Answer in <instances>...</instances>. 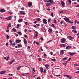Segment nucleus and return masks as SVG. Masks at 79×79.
<instances>
[{"label": "nucleus", "mask_w": 79, "mask_h": 79, "mask_svg": "<svg viewBox=\"0 0 79 79\" xmlns=\"http://www.w3.org/2000/svg\"><path fill=\"white\" fill-rule=\"evenodd\" d=\"M32 2H28V6L30 8H31V6H32Z\"/></svg>", "instance_id": "f257e3e1"}, {"label": "nucleus", "mask_w": 79, "mask_h": 79, "mask_svg": "<svg viewBox=\"0 0 79 79\" xmlns=\"http://www.w3.org/2000/svg\"><path fill=\"white\" fill-rule=\"evenodd\" d=\"M61 3L62 6H63V8H64V7H65V6H64L65 5V3H64V1H61Z\"/></svg>", "instance_id": "f03ea898"}, {"label": "nucleus", "mask_w": 79, "mask_h": 79, "mask_svg": "<svg viewBox=\"0 0 79 79\" xmlns=\"http://www.w3.org/2000/svg\"><path fill=\"white\" fill-rule=\"evenodd\" d=\"M61 43H64L66 41V39L65 38H62L61 40Z\"/></svg>", "instance_id": "7ed1b4c3"}, {"label": "nucleus", "mask_w": 79, "mask_h": 79, "mask_svg": "<svg viewBox=\"0 0 79 79\" xmlns=\"http://www.w3.org/2000/svg\"><path fill=\"white\" fill-rule=\"evenodd\" d=\"M64 19L66 21V22H67V23H68L69 21V19L68 18H67L66 17H65L64 18Z\"/></svg>", "instance_id": "20e7f679"}, {"label": "nucleus", "mask_w": 79, "mask_h": 79, "mask_svg": "<svg viewBox=\"0 0 79 79\" xmlns=\"http://www.w3.org/2000/svg\"><path fill=\"white\" fill-rule=\"evenodd\" d=\"M66 46V44H61L60 45V46L62 47H65Z\"/></svg>", "instance_id": "39448f33"}, {"label": "nucleus", "mask_w": 79, "mask_h": 79, "mask_svg": "<svg viewBox=\"0 0 79 79\" xmlns=\"http://www.w3.org/2000/svg\"><path fill=\"white\" fill-rule=\"evenodd\" d=\"M21 42V40H17L15 41L16 43H20Z\"/></svg>", "instance_id": "423d86ee"}, {"label": "nucleus", "mask_w": 79, "mask_h": 79, "mask_svg": "<svg viewBox=\"0 0 79 79\" xmlns=\"http://www.w3.org/2000/svg\"><path fill=\"white\" fill-rule=\"evenodd\" d=\"M69 54L71 56H73L74 55H75V54H76V53L75 52H69Z\"/></svg>", "instance_id": "0eeeda50"}, {"label": "nucleus", "mask_w": 79, "mask_h": 79, "mask_svg": "<svg viewBox=\"0 0 79 79\" xmlns=\"http://www.w3.org/2000/svg\"><path fill=\"white\" fill-rule=\"evenodd\" d=\"M6 19H7V20H11V17L9 16L7 18H6Z\"/></svg>", "instance_id": "6e6552de"}, {"label": "nucleus", "mask_w": 79, "mask_h": 79, "mask_svg": "<svg viewBox=\"0 0 79 79\" xmlns=\"http://www.w3.org/2000/svg\"><path fill=\"white\" fill-rule=\"evenodd\" d=\"M23 42H24L25 45H27V41H26V39H24L23 40Z\"/></svg>", "instance_id": "1a4fd4ad"}, {"label": "nucleus", "mask_w": 79, "mask_h": 79, "mask_svg": "<svg viewBox=\"0 0 79 79\" xmlns=\"http://www.w3.org/2000/svg\"><path fill=\"white\" fill-rule=\"evenodd\" d=\"M6 71H2L0 72V73L1 74H3L6 73Z\"/></svg>", "instance_id": "9d476101"}, {"label": "nucleus", "mask_w": 79, "mask_h": 79, "mask_svg": "<svg viewBox=\"0 0 79 79\" xmlns=\"http://www.w3.org/2000/svg\"><path fill=\"white\" fill-rule=\"evenodd\" d=\"M43 23H44V24H47V20H46V19H43Z\"/></svg>", "instance_id": "9b49d317"}, {"label": "nucleus", "mask_w": 79, "mask_h": 79, "mask_svg": "<svg viewBox=\"0 0 79 79\" xmlns=\"http://www.w3.org/2000/svg\"><path fill=\"white\" fill-rule=\"evenodd\" d=\"M20 13L22 14V15H26V13H25V12L23 11H20Z\"/></svg>", "instance_id": "f8f14e48"}, {"label": "nucleus", "mask_w": 79, "mask_h": 79, "mask_svg": "<svg viewBox=\"0 0 79 79\" xmlns=\"http://www.w3.org/2000/svg\"><path fill=\"white\" fill-rule=\"evenodd\" d=\"M49 30H48V31L50 34V33H52V29H50V28H49Z\"/></svg>", "instance_id": "ddd939ff"}, {"label": "nucleus", "mask_w": 79, "mask_h": 79, "mask_svg": "<svg viewBox=\"0 0 79 79\" xmlns=\"http://www.w3.org/2000/svg\"><path fill=\"white\" fill-rule=\"evenodd\" d=\"M13 60L12 61H10V64H12V63H13V62H14V61H15V59H13Z\"/></svg>", "instance_id": "4468645a"}, {"label": "nucleus", "mask_w": 79, "mask_h": 79, "mask_svg": "<svg viewBox=\"0 0 79 79\" xmlns=\"http://www.w3.org/2000/svg\"><path fill=\"white\" fill-rule=\"evenodd\" d=\"M18 22L19 23H21L23 22V19H19L18 20Z\"/></svg>", "instance_id": "2eb2a0df"}, {"label": "nucleus", "mask_w": 79, "mask_h": 79, "mask_svg": "<svg viewBox=\"0 0 79 79\" xmlns=\"http://www.w3.org/2000/svg\"><path fill=\"white\" fill-rule=\"evenodd\" d=\"M0 11L1 12H5V11H6V10H5L2 9L0 10Z\"/></svg>", "instance_id": "dca6fc26"}, {"label": "nucleus", "mask_w": 79, "mask_h": 79, "mask_svg": "<svg viewBox=\"0 0 79 79\" xmlns=\"http://www.w3.org/2000/svg\"><path fill=\"white\" fill-rule=\"evenodd\" d=\"M45 66L46 69H48V67H49V65L48 64H46Z\"/></svg>", "instance_id": "f3484780"}, {"label": "nucleus", "mask_w": 79, "mask_h": 79, "mask_svg": "<svg viewBox=\"0 0 79 79\" xmlns=\"http://www.w3.org/2000/svg\"><path fill=\"white\" fill-rule=\"evenodd\" d=\"M68 57H65V58H63L62 59V61H64V60H67V59H68Z\"/></svg>", "instance_id": "a211bd4d"}, {"label": "nucleus", "mask_w": 79, "mask_h": 79, "mask_svg": "<svg viewBox=\"0 0 79 79\" xmlns=\"http://www.w3.org/2000/svg\"><path fill=\"white\" fill-rule=\"evenodd\" d=\"M64 53V52L63 50H62L60 53V55H63Z\"/></svg>", "instance_id": "6ab92c4d"}, {"label": "nucleus", "mask_w": 79, "mask_h": 79, "mask_svg": "<svg viewBox=\"0 0 79 79\" xmlns=\"http://www.w3.org/2000/svg\"><path fill=\"white\" fill-rule=\"evenodd\" d=\"M18 46L19 48H21V47H23V46H22V45L21 44H19L18 45Z\"/></svg>", "instance_id": "aec40b11"}, {"label": "nucleus", "mask_w": 79, "mask_h": 79, "mask_svg": "<svg viewBox=\"0 0 79 79\" xmlns=\"http://www.w3.org/2000/svg\"><path fill=\"white\" fill-rule=\"evenodd\" d=\"M66 49H68L69 48H72V47L69 46H67L66 48Z\"/></svg>", "instance_id": "412c9836"}, {"label": "nucleus", "mask_w": 79, "mask_h": 79, "mask_svg": "<svg viewBox=\"0 0 79 79\" xmlns=\"http://www.w3.org/2000/svg\"><path fill=\"white\" fill-rule=\"evenodd\" d=\"M51 5L50 4V3H47V4L46 5V6H47L48 7V6H50Z\"/></svg>", "instance_id": "4be33fe9"}, {"label": "nucleus", "mask_w": 79, "mask_h": 79, "mask_svg": "<svg viewBox=\"0 0 79 79\" xmlns=\"http://www.w3.org/2000/svg\"><path fill=\"white\" fill-rule=\"evenodd\" d=\"M40 71H41V72L42 73H43V68L41 67L40 68Z\"/></svg>", "instance_id": "5701e85b"}, {"label": "nucleus", "mask_w": 79, "mask_h": 79, "mask_svg": "<svg viewBox=\"0 0 79 79\" xmlns=\"http://www.w3.org/2000/svg\"><path fill=\"white\" fill-rule=\"evenodd\" d=\"M12 31H13L14 32H16L17 31V30H16V29L15 28H13V29H12Z\"/></svg>", "instance_id": "b1692460"}, {"label": "nucleus", "mask_w": 79, "mask_h": 79, "mask_svg": "<svg viewBox=\"0 0 79 79\" xmlns=\"http://www.w3.org/2000/svg\"><path fill=\"white\" fill-rule=\"evenodd\" d=\"M75 27H76L74 26L72 27V29H73V30L74 29L75 30H76V28H75Z\"/></svg>", "instance_id": "393cba45"}, {"label": "nucleus", "mask_w": 79, "mask_h": 79, "mask_svg": "<svg viewBox=\"0 0 79 79\" xmlns=\"http://www.w3.org/2000/svg\"><path fill=\"white\" fill-rule=\"evenodd\" d=\"M72 32H75V33H77V31L75 29H74V30H72Z\"/></svg>", "instance_id": "a878e982"}, {"label": "nucleus", "mask_w": 79, "mask_h": 79, "mask_svg": "<svg viewBox=\"0 0 79 79\" xmlns=\"http://www.w3.org/2000/svg\"><path fill=\"white\" fill-rule=\"evenodd\" d=\"M69 39L70 40H72L73 39V37L69 36Z\"/></svg>", "instance_id": "bb28decb"}, {"label": "nucleus", "mask_w": 79, "mask_h": 79, "mask_svg": "<svg viewBox=\"0 0 79 79\" xmlns=\"http://www.w3.org/2000/svg\"><path fill=\"white\" fill-rule=\"evenodd\" d=\"M36 20L37 21H40V20H41V19H40L39 18L36 19Z\"/></svg>", "instance_id": "cd10ccee"}, {"label": "nucleus", "mask_w": 79, "mask_h": 79, "mask_svg": "<svg viewBox=\"0 0 79 79\" xmlns=\"http://www.w3.org/2000/svg\"><path fill=\"white\" fill-rule=\"evenodd\" d=\"M18 34L19 35H22V33L20 31H18L17 32Z\"/></svg>", "instance_id": "c85d7f7f"}, {"label": "nucleus", "mask_w": 79, "mask_h": 79, "mask_svg": "<svg viewBox=\"0 0 79 79\" xmlns=\"http://www.w3.org/2000/svg\"><path fill=\"white\" fill-rule=\"evenodd\" d=\"M68 23L69 24H73L74 23V22H73L70 21H69V22Z\"/></svg>", "instance_id": "c756f323"}, {"label": "nucleus", "mask_w": 79, "mask_h": 79, "mask_svg": "<svg viewBox=\"0 0 79 79\" xmlns=\"http://www.w3.org/2000/svg\"><path fill=\"white\" fill-rule=\"evenodd\" d=\"M75 24H76V23H77V24H79V22L77 20H75Z\"/></svg>", "instance_id": "7c9ffc66"}, {"label": "nucleus", "mask_w": 79, "mask_h": 79, "mask_svg": "<svg viewBox=\"0 0 79 79\" xmlns=\"http://www.w3.org/2000/svg\"><path fill=\"white\" fill-rule=\"evenodd\" d=\"M21 68V66H19V67H18L17 68V70H19V69H20V68Z\"/></svg>", "instance_id": "2f4dec72"}, {"label": "nucleus", "mask_w": 79, "mask_h": 79, "mask_svg": "<svg viewBox=\"0 0 79 79\" xmlns=\"http://www.w3.org/2000/svg\"><path fill=\"white\" fill-rule=\"evenodd\" d=\"M50 2V4L51 3H52L53 2V0H49Z\"/></svg>", "instance_id": "473e14b6"}, {"label": "nucleus", "mask_w": 79, "mask_h": 79, "mask_svg": "<svg viewBox=\"0 0 79 79\" xmlns=\"http://www.w3.org/2000/svg\"><path fill=\"white\" fill-rule=\"evenodd\" d=\"M64 76H65V77H67L68 78V77H69V75H64Z\"/></svg>", "instance_id": "72a5a7b5"}, {"label": "nucleus", "mask_w": 79, "mask_h": 79, "mask_svg": "<svg viewBox=\"0 0 79 79\" xmlns=\"http://www.w3.org/2000/svg\"><path fill=\"white\" fill-rule=\"evenodd\" d=\"M17 28H19V24H18L17 25Z\"/></svg>", "instance_id": "f704fd0d"}, {"label": "nucleus", "mask_w": 79, "mask_h": 79, "mask_svg": "<svg viewBox=\"0 0 79 79\" xmlns=\"http://www.w3.org/2000/svg\"><path fill=\"white\" fill-rule=\"evenodd\" d=\"M11 23H9V25H8V27H11Z\"/></svg>", "instance_id": "c9c22d12"}, {"label": "nucleus", "mask_w": 79, "mask_h": 79, "mask_svg": "<svg viewBox=\"0 0 79 79\" xmlns=\"http://www.w3.org/2000/svg\"><path fill=\"white\" fill-rule=\"evenodd\" d=\"M52 61H56V59H52Z\"/></svg>", "instance_id": "e433bc0d"}, {"label": "nucleus", "mask_w": 79, "mask_h": 79, "mask_svg": "<svg viewBox=\"0 0 79 79\" xmlns=\"http://www.w3.org/2000/svg\"><path fill=\"white\" fill-rule=\"evenodd\" d=\"M37 35H38V33H36L35 35V37L36 38H37Z\"/></svg>", "instance_id": "4c0bfd02"}, {"label": "nucleus", "mask_w": 79, "mask_h": 79, "mask_svg": "<svg viewBox=\"0 0 79 79\" xmlns=\"http://www.w3.org/2000/svg\"><path fill=\"white\" fill-rule=\"evenodd\" d=\"M54 22L55 24H56V20L54 19Z\"/></svg>", "instance_id": "58836bf2"}, {"label": "nucleus", "mask_w": 79, "mask_h": 79, "mask_svg": "<svg viewBox=\"0 0 79 79\" xmlns=\"http://www.w3.org/2000/svg\"><path fill=\"white\" fill-rule=\"evenodd\" d=\"M40 48L41 50L42 51H44V50L42 49V47H40Z\"/></svg>", "instance_id": "ea45409f"}, {"label": "nucleus", "mask_w": 79, "mask_h": 79, "mask_svg": "<svg viewBox=\"0 0 79 79\" xmlns=\"http://www.w3.org/2000/svg\"><path fill=\"white\" fill-rule=\"evenodd\" d=\"M63 65H64V66H66V64H66L65 63H63Z\"/></svg>", "instance_id": "a19ab883"}, {"label": "nucleus", "mask_w": 79, "mask_h": 79, "mask_svg": "<svg viewBox=\"0 0 79 79\" xmlns=\"http://www.w3.org/2000/svg\"><path fill=\"white\" fill-rule=\"evenodd\" d=\"M51 26V27H54V26H55V24H52Z\"/></svg>", "instance_id": "79ce46f5"}, {"label": "nucleus", "mask_w": 79, "mask_h": 79, "mask_svg": "<svg viewBox=\"0 0 79 79\" xmlns=\"http://www.w3.org/2000/svg\"><path fill=\"white\" fill-rule=\"evenodd\" d=\"M51 16H52V17H53V13H52L51 14Z\"/></svg>", "instance_id": "37998d69"}, {"label": "nucleus", "mask_w": 79, "mask_h": 79, "mask_svg": "<svg viewBox=\"0 0 79 79\" xmlns=\"http://www.w3.org/2000/svg\"><path fill=\"white\" fill-rule=\"evenodd\" d=\"M9 55H8V57H7V58L6 59V60L7 61L8 59H9V58H10V57H9Z\"/></svg>", "instance_id": "c03bdc74"}, {"label": "nucleus", "mask_w": 79, "mask_h": 79, "mask_svg": "<svg viewBox=\"0 0 79 79\" xmlns=\"http://www.w3.org/2000/svg\"><path fill=\"white\" fill-rule=\"evenodd\" d=\"M74 66H79V64H74Z\"/></svg>", "instance_id": "a18cd8bd"}, {"label": "nucleus", "mask_w": 79, "mask_h": 79, "mask_svg": "<svg viewBox=\"0 0 79 79\" xmlns=\"http://www.w3.org/2000/svg\"><path fill=\"white\" fill-rule=\"evenodd\" d=\"M68 78H69V79H72V77L69 76V77Z\"/></svg>", "instance_id": "49530a36"}, {"label": "nucleus", "mask_w": 79, "mask_h": 79, "mask_svg": "<svg viewBox=\"0 0 79 79\" xmlns=\"http://www.w3.org/2000/svg\"><path fill=\"white\" fill-rule=\"evenodd\" d=\"M6 39H9V36L8 35H7L6 36Z\"/></svg>", "instance_id": "de8ad7c7"}, {"label": "nucleus", "mask_w": 79, "mask_h": 79, "mask_svg": "<svg viewBox=\"0 0 79 79\" xmlns=\"http://www.w3.org/2000/svg\"><path fill=\"white\" fill-rule=\"evenodd\" d=\"M68 2H69L70 4H71V0H68Z\"/></svg>", "instance_id": "09e8293b"}, {"label": "nucleus", "mask_w": 79, "mask_h": 79, "mask_svg": "<svg viewBox=\"0 0 79 79\" xmlns=\"http://www.w3.org/2000/svg\"><path fill=\"white\" fill-rule=\"evenodd\" d=\"M38 60H39V61H41V58H38Z\"/></svg>", "instance_id": "8fccbe9b"}, {"label": "nucleus", "mask_w": 79, "mask_h": 79, "mask_svg": "<svg viewBox=\"0 0 79 79\" xmlns=\"http://www.w3.org/2000/svg\"><path fill=\"white\" fill-rule=\"evenodd\" d=\"M50 54L51 55H53V52H50Z\"/></svg>", "instance_id": "3c124183"}, {"label": "nucleus", "mask_w": 79, "mask_h": 79, "mask_svg": "<svg viewBox=\"0 0 79 79\" xmlns=\"http://www.w3.org/2000/svg\"><path fill=\"white\" fill-rule=\"evenodd\" d=\"M24 37H26V38H27V35H24Z\"/></svg>", "instance_id": "603ef678"}, {"label": "nucleus", "mask_w": 79, "mask_h": 79, "mask_svg": "<svg viewBox=\"0 0 79 79\" xmlns=\"http://www.w3.org/2000/svg\"><path fill=\"white\" fill-rule=\"evenodd\" d=\"M50 19H48V23H50Z\"/></svg>", "instance_id": "864d4df0"}, {"label": "nucleus", "mask_w": 79, "mask_h": 79, "mask_svg": "<svg viewBox=\"0 0 79 79\" xmlns=\"http://www.w3.org/2000/svg\"><path fill=\"white\" fill-rule=\"evenodd\" d=\"M71 60V58H70L68 59V61H70Z\"/></svg>", "instance_id": "5fc2aeb1"}, {"label": "nucleus", "mask_w": 79, "mask_h": 79, "mask_svg": "<svg viewBox=\"0 0 79 79\" xmlns=\"http://www.w3.org/2000/svg\"><path fill=\"white\" fill-rule=\"evenodd\" d=\"M46 71H46L45 69H44V73H46Z\"/></svg>", "instance_id": "6e6d98bb"}, {"label": "nucleus", "mask_w": 79, "mask_h": 79, "mask_svg": "<svg viewBox=\"0 0 79 79\" xmlns=\"http://www.w3.org/2000/svg\"><path fill=\"white\" fill-rule=\"evenodd\" d=\"M13 45L15 46V45H16V43H14L13 44Z\"/></svg>", "instance_id": "4d7b16f0"}, {"label": "nucleus", "mask_w": 79, "mask_h": 79, "mask_svg": "<svg viewBox=\"0 0 79 79\" xmlns=\"http://www.w3.org/2000/svg\"><path fill=\"white\" fill-rule=\"evenodd\" d=\"M47 10H48V11H50V8L47 9Z\"/></svg>", "instance_id": "13d9d810"}, {"label": "nucleus", "mask_w": 79, "mask_h": 79, "mask_svg": "<svg viewBox=\"0 0 79 79\" xmlns=\"http://www.w3.org/2000/svg\"><path fill=\"white\" fill-rule=\"evenodd\" d=\"M44 56L45 57L47 56V55L45 54H44Z\"/></svg>", "instance_id": "bf43d9fd"}, {"label": "nucleus", "mask_w": 79, "mask_h": 79, "mask_svg": "<svg viewBox=\"0 0 79 79\" xmlns=\"http://www.w3.org/2000/svg\"><path fill=\"white\" fill-rule=\"evenodd\" d=\"M13 74H8V76H13Z\"/></svg>", "instance_id": "052dcab7"}, {"label": "nucleus", "mask_w": 79, "mask_h": 79, "mask_svg": "<svg viewBox=\"0 0 79 79\" xmlns=\"http://www.w3.org/2000/svg\"><path fill=\"white\" fill-rule=\"evenodd\" d=\"M37 23V21H35L34 22V24H36V23Z\"/></svg>", "instance_id": "680f3d73"}, {"label": "nucleus", "mask_w": 79, "mask_h": 79, "mask_svg": "<svg viewBox=\"0 0 79 79\" xmlns=\"http://www.w3.org/2000/svg\"><path fill=\"white\" fill-rule=\"evenodd\" d=\"M63 21H61L60 24H63Z\"/></svg>", "instance_id": "e2e57ef3"}, {"label": "nucleus", "mask_w": 79, "mask_h": 79, "mask_svg": "<svg viewBox=\"0 0 79 79\" xmlns=\"http://www.w3.org/2000/svg\"><path fill=\"white\" fill-rule=\"evenodd\" d=\"M25 24L26 25H27V24H28L27 23V22H25Z\"/></svg>", "instance_id": "0e129e2a"}, {"label": "nucleus", "mask_w": 79, "mask_h": 79, "mask_svg": "<svg viewBox=\"0 0 79 79\" xmlns=\"http://www.w3.org/2000/svg\"><path fill=\"white\" fill-rule=\"evenodd\" d=\"M43 61H45H45H46V60H45L44 59H43Z\"/></svg>", "instance_id": "69168bd1"}, {"label": "nucleus", "mask_w": 79, "mask_h": 79, "mask_svg": "<svg viewBox=\"0 0 79 79\" xmlns=\"http://www.w3.org/2000/svg\"><path fill=\"white\" fill-rule=\"evenodd\" d=\"M9 13H10V14H13V12H9Z\"/></svg>", "instance_id": "338daca9"}, {"label": "nucleus", "mask_w": 79, "mask_h": 79, "mask_svg": "<svg viewBox=\"0 0 79 79\" xmlns=\"http://www.w3.org/2000/svg\"><path fill=\"white\" fill-rule=\"evenodd\" d=\"M77 36H79V33H78L77 34Z\"/></svg>", "instance_id": "774afa93"}]
</instances>
